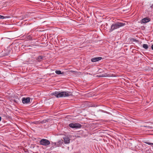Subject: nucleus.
Masks as SVG:
<instances>
[{
	"label": "nucleus",
	"instance_id": "4",
	"mask_svg": "<svg viewBox=\"0 0 153 153\" xmlns=\"http://www.w3.org/2000/svg\"><path fill=\"white\" fill-rule=\"evenodd\" d=\"M69 126L73 128L78 129L81 127L82 126L79 123H72L69 124Z\"/></svg>",
	"mask_w": 153,
	"mask_h": 153
},
{
	"label": "nucleus",
	"instance_id": "19",
	"mask_svg": "<svg viewBox=\"0 0 153 153\" xmlns=\"http://www.w3.org/2000/svg\"><path fill=\"white\" fill-rule=\"evenodd\" d=\"M1 117L0 116V121H1Z\"/></svg>",
	"mask_w": 153,
	"mask_h": 153
},
{
	"label": "nucleus",
	"instance_id": "15",
	"mask_svg": "<svg viewBox=\"0 0 153 153\" xmlns=\"http://www.w3.org/2000/svg\"><path fill=\"white\" fill-rule=\"evenodd\" d=\"M146 143V144H147L149 145H153V143H152L147 142V143Z\"/></svg>",
	"mask_w": 153,
	"mask_h": 153
},
{
	"label": "nucleus",
	"instance_id": "12",
	"mask_svg": "<svg viewBox=\"0 0 153 153\" xmlns=\"http://www.w3.org/2000/svg\"><path fill=\"white\" fill-rule=\"evenodd\" d=\"M10 17L9 16H3L0 15V19H4L9 18Z\"/></svg>",
	"mask_w": 153,
	"mask_h": 153
},
{
	"label": "nucleus",
	"instance_id": "13",
	"mask_svg": "<svg viewBox=\"0 0 153 153\" xmlns=\"http://www.w3.org/2000/svg\"><path fill=\"white\" fill-rule=\"evenodd\" d=\"M143 47L144 48L146 49H147L148 48V45L147 44H143Z\"/></svg>",
	"mask_w": 153,
	"mask_h": 153
},
{
	"label": "nucleus",
	"instance_id": "8",
	"mask_svg": "<svg viewBox=\"0 0 153 153\" xmlns=\"http://www.w3.org/2000/svg\"><path fill=\"white\" fill-rule=\"evenodd\" d=\"M63 143V141L61 139L59 140L57 142L55 143L56 146L58 147L60 146Z\"/></svg>",
	"mask_w": 153,
	"mask_h": 153
},
{
	"label": "nucleus",
	"instance_id": "20",
	"mask_svg": "<svg viewBox=\"0 0 153 153\" xmlns=\"http://www.w3.org/2000/svg\"><path fill=\"white\" fill-rule=\"evenodd\" d=\"M103 76H100V77H103Z\"/></svg>",
	"mask_w": 153,
	"mask_h": 153
},
{
	"label": "nucleus",
	"instance_id": "17",
	"mask_svg": "<svg viewBox=\"0 0 153 153\" xmlns=\"http://www.w3.org/2000/svg\"><path fill=\"white\" fill-rule=\"evenodd\" d=\"M152 49L153 50V45L152 46Z\"/></svg>",
	"mask_w": 153,
	"mask_h": 153
},
{
	"label": "nucleus",
	"instance_id": "11",
	"mask_svg": "<svg viewBox=\"0 0 153 153\" xmlns=\"http://www.w3.org/2000/svg\"><path fill=\"white\" fill-rule=\"evenodd\" d=\"M43 56H39L37 58L36 60L38 62L41 61L43 58Z\"/></svg>",
	"mask_w": 153,
	"mask_h": 153
},
{
	"label": "nucleus",
	"instance_id": "1",
	"mask_svg": "<svg viewBox=\"0 0 153 153\" xmlns=\"http://www.w3.org/2000/svg\"><path fill=\"white\" fill-rule=\"evenodd\" d=\"M52 94L57 98L65 97L72 95V93L68 91L61 92L55 91L52 93Z\"/></svg>",
	"mask_w": 153,
	"mask_h": 153
},
{
	"label": "nucleus",
	"instance_id": "16",
	"mask_svg": "<svg viewBox=\"0 0 153 153\" xmlns=\"http://www.w3.org/2000/svg\"><path fill=\"white\" fill-rule=\"evenodd\" d=\"M152 9H153V4L151 6Z\"/></svg>",
	"mask_w": 153,
	"mask_h": 153
},
{
	"label": "nucleus",
	"instance_id": "2",
	"mask_svg": "<svg viewBox=\"0 0 153 153\" xmlns=\"http://www.w3.org/2000/svg\"><path fill=\"white\" fill-rule=\"evenodd\" d=\"M125 25V24L123 22H117L113 24L112 25L111 28L109 32H111L113 30L117 29L121 27L124 26Z\"/></svg>",
	"mask_w": 153,
	"mask_h": 153
},
{
	"label": "nucleus",
	"instance_id": "5",
	"mask_svg": "<svg viewBox=\"0 0 153 153\" xmlns=\"http://www.w3.org/2000/svg\"><path fill=\"white\" fill-rule=\"evenodd\" d=\"M63 138L65 144H68L70 143V139L68 136H65Z\"/></svg>",
	"mask_w": 153,
	"mask_h": 153
},
{
	"label": "nucleus",
	"instance_id": "9",
	"mask_svg": "<svg viewBox=\"0 0 153 153\" xmlns=\"http://www.w3.org/2000/svg\"><path fill=\"white\" fill-rule=\"evenodd\" d=\"M150 20V18L146 17L143 19L142 20V22L143 23H147L149 22Z\"/></svg>",
	"mask_w": 153,
	"mask_h": 153
},
{
	"label": "nucleus",
	"instance_id": "6",
	"mask_svg": "<svg viewBox=\"0 0 153 153\" xmlns=\"http://www.w3.org/2000/svg\"><path fill=\"white\" fill-rule=\"evenodd\" d=\"M30 97L23 98L22 99V102L23 103H28L30 102Z\"/></svg>",
	"mask_w": 153,
	"mask_h": 153
},
{
	"label": "nucleus",
	"instance_id": "14",
	"mask_svg": "<svg viewBox=\"0 0 153 153\" xmlns=\"http://www.w3.org/2000/svg\"><path fill=\"white\" fill-rule=\"evenodd\" d=\"M144 126V127H147L148 128L150 129H152V127H151V126Z\"/></svg>",
	"mask_w": 153,
	"mask_h": 153
},
{
	"label": "nucleus",
	"instance_id": "3",
	"mask_svg": "<svg viewBox=\"0 0 153 153\" xmlns=\"http://www.w3.org/2000/svg\"><path fill=\"white\" fill-rule=\"evenodd\" d=\"M40 145L44 146H47L50 144V142L48 140L42 139L39 142Z\"/></svg>",
	"mask_w": 153,
	"mask_h": 153
},
{
	"label": "nucleus",
	"instance_id": "7",
	"mask_svg": "<svg viewBox=\"0 0 153 153\" xmlns=\"http://www.w3.org/2000/svg\"><path fill=\"white\" fill-rule=\"evenodd\" d=\"M102 59L101 57H96L92 58L91 60L92 62H95L101 60Z\"/></svg>",
	"mask_w": 153,
	"mask_h": 153
},
{
	"label": "nucleus",
	"instance_id": "18",
	"mask_svg": "<svg viewBox=\"0 0 153 153\" xmlns=\"http://www.w3.org/2000/svg\"><path fill=\"white\" fill-rule=\"evenodd\" d=\"M7 115V113H5V114H4V116H5H5H6V115Z\"/></svg>",
	"mask_w": 153,
	"mask_h": 153
},
{
	"label": "nucleus",
	"instance_id": "10",
	"mask_svg": "<svg viewBox=\"0 0 153 153\" xmlns=\"http://www.w3.org/2000/svg\"><path fill=\"white\" fill-rule=\"evenodd\" d=\"M55 73L57 74L58 75H64L65 74L64 72H62L60 71L59 70H56L55 71Z\"/></svg>",
	"mask_w": 153,
	"mask_h": 153
}]
</instances>
